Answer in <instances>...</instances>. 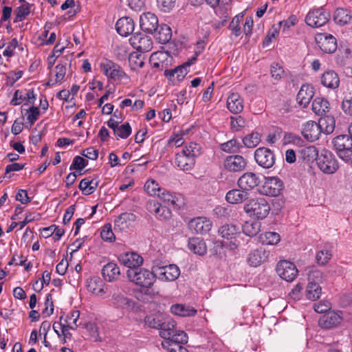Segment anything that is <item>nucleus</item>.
Here are the masks:
<instances>
[{
    "label": "nucleus",
    "instance_id": "dca6fc26",
    "mask_svg": "<svg viewBox=\"0 0 352 352\" xmlns=\"http://www.w3.org/2000/svg\"><path fill=\"white\" fill-rule=\"evenodd\" d=\"M119 261L129 270L139 267L143 263V258L135 252L121 254L118 257Z\"/></svg>",
    "mask_w": 352,
    "mask_h": 352
},
{
    "label": "nucleus",
    "instance_id": "49530a36",
    "mask_svg": "<svg viewBox=\"0 0 352 352\" xmlns=\"http://www.w3.org/2000/svg\"><path fill=\"white\" fill-rule=\"evenodd\" d=\"M80 312L78 310L72 311L64 319L63 324H67L72 330H76L80 324L78 323Z\"/></svg>",
    "mask_w": 352,
    "mask_h": 352
},
{
    "label": "nucleus",
    "instance_id": "5701e85b",
    "mask_svg": "<svg viewBox=\"0 0 352 352\" xmlns=\"http://www.w3.org/2000/svg\"><path fill=\"white\" fill-rule=\"evenodd\" d=\"M204 1L214 9L216 14L228 17V12L231 9L232 0H204Z\"/></svg>",
    "mask_w": 352,
    "mask_h": 352
},
{
    "label": "nucleus",
    "instance_id": "9b49d317",
    "mask_svg": "<svg viewBox=\"0 0 352 352\" xmlns=\"http://www.w3.org/2000/svg\"><path fill=\"white\" fill-rule=\"evenodd\" d=\"M342 320L341 312L330 311L320 318L318 324L322 329H330L339 326Z\"/></svg>",
    "mask_w": 352,
    "mask_h": 352
},
{
    "label": "nucleus",
    "instance_id": "864d4df0",
    "mask_svg": "<svg viewBox=\"0 0 352 352\" xmlns=\"http://www.w3.org/2000/svg\"><path fill=\"white\" fill-rule=\"evenodd\" d=\"M260 140L261 135L257 132H254L246 135L243 139V142L246 147L253 148L259 143Z\"/></svg>",
    "mask_w": 352,
    "mask_h": 352
},
{
    "label": "nucleus",
    "instance_id": "f8f14e48",
    "mask_svg": "<svg viewBox=\"0 0 352 352\" xmlns=\"http://www.w3.org/2000/svg\"><path fill=\"white\" fill-rule=\"evenodd\" d=\"M173 57L168 52L159 51L154 52L150 57V63L153 67L159 69H167L168 65H171Z\"/></svg>",
    "mask_w": 352,
    "mask_h": 352
},
{
    "label": "nucleus",
    "instance_id": "a211bd4d",
    "mask_svg": "<svg viewBox=\"0 0 352 352\" xmlns=\"http://www.w3.org/2000/svg\"><path fill=\"white\" fill-rule=\"evenodd\" d=\"M322 133L318 122L309 120L305 122L302 128V135L310 142L317 140Z\"/></svg>",
    "mask_w": 352,
    "mask_h": 352
},
{
    "label": "nucleus",
    "instance_id": "0eeeda50",
    "mask_svg": "<svg viewBox=\"0 0 352 352\" xmlns=\"http://www.w3.org/2000/svg\"><path fill=\"white\" fill-rule=\"evenodd\" d=\"M276 272L281 278L287 282H291L296 278L298 271L293 263L281 261L277 264Z\"/></svg>",
    "mask_w": 352,
    "mask_h": 352
},
{
    "label": "nucleus",
    "instance_id": "ddd939ff",
    "mask_svg": "<svg viewBox=\"0 0 352 352\" xmlns=\"http://www.w3.org/2000/svg\"><path fill=\"white\" fill-rule=\"evenodd\" d=\"M212 226V224L210 220L204 217L194 218L188 223V227L190 230L200 234L208 233L211 230Z\"/></svg>",
    "mask_w": 352,
    "mask_h": 352
},
{
    "label": "nucleus",
    "instance_id": "f03ea898",
    "mask_svg": "<svg viewBox=\"0 0 352 352\" xmlns=\"http://www.w3.org/2000/svg\"><path fill=\"white\" fill-rule=\"evenodd\" d=\"M126 275L131 282L144 288H150L155 280L153 272L140 267L128 270Z\"/></svg>",
    "mask_w": 352,
    "mask_h": 352
},
{
    "label": "nucleus",
    "instance_id": "3c124183",
    "mask_svg": "<svg viewBox=\"0 0 352 352\" xmlns=\"http://www.w3.org/2000/svg\"><path fill=\"white\" fill-rule=\"evenodd\" d=\"M88 162L80 155H76L72 164L69 166V170H75L78 175H81L82 170L87 166Z\"/></svg>",
    "mask_w": 352,
    "mask_h": 352
},
{
    "label": "nucleus",
    "instance_id": "7ed1b4c3",
    "mask_svg": "<svg viewBox=\"0 0 352 352\" xmlns=\"http://www.w3.org/2000/svg\"><path fill=\"white\" fill-rule=\"evenodd\" d=\"M330 12L323 7L311 9L305 16V23L312 28H320L325 25L330 19Z\"/></svg>",
    "mask_w": 352,
    "mask_h": 352
},
{
    "label": "nucleus",
    "instance_id": "c85d7f7f",
    "mask_svg": "<svg viewBox=\"0 0 352 352\" xmlns=\"http://www.w3.org/2000/svg\"><path fill=\"white\" fill-rule=\"evenodd\" d=\"M333 145L338 152L351 151L352 139L347 135H338L333 139Z\"/></svg>",
    "mask_w": 352,
    "mask_h": 352
},
{
    "label": "nucleus",
    "instance_id": "a18cd8bd",
    "mask_svg": "<svg viewBox=\"0 0 352 352\" xmlns=\"http://www.w3.org/2000/svg\"><path fill=\"white\" fill-rule=\"evenodd\" d=\"M171 36V29L167 25H160L159 31L155 34L156 39L158 40L160 43H168L170 40Z\"/></svg>",
    "mask_w": 352,
    "mask_h": 352
},
{
    "label": "nucleus",
    "instance_id": "bb28decb",
    "mask_svg": "<svg viewBox=\"0 0 352 352\" xmlns=\"http://www.w3.org/2000/svg\"><path fill=\"white\" fill-rule=\"evenodd\" d=\"M314 95L313 87L309 85H302L297 94V100L300 105L306 107Z\"/></svg>",
    "mask_w": 352,
    "mask_h": 352
},
{
    "label": "nucleus",
    "instance_id": "b1692460",
    "mask_svg": "<svg viewBox=\"0 0 352 352\" xmlns=\"http://www.w3.org/2000/svg\"><path fill=\"white\" fill-rule=\"evenodd\" d=\"M136 217L131 212H123L120 214L114 221V228L120 231L125 230L135 221Z\"/></svg>",
    "mask_w": 352,
    "mask_h": 352
},
{
    "label": "nucleus",
    "instance_id": "bf43d9fd",
    "mask_svg": "<svg viewBox=\"0 0 352 352\" xmlns=\"http://www.w3.org/2000/svg\"><path fill=\"white\" fill-rule=\"evenodd\" d=\"M100 236L101 238L105 241L113 242L115 241L116 237L114 233L112 231L111 224H105L102 227Z\"/></svg>",
    "mask_w": 352,
    "mask_h": 352
},
{
    "label": "nucleus",
    "instance_id": "79ce46f5",
    "mask_svg": "<svg viewBox=\"0 0 352 352\" xmlns=\"http://www.w3.org/2000/svg\"><path fill=\"white\" fill-rule=\"evenodd\" d=\"M321 290L317 283L309 282L306 289V297L311 300H316L320 296Z\"/></svg>",
    "mask_w": 352,
    "mask_h": 352
},
{
    "label": "nucleus",
    "instance_id": "c9c22d12",
    "mask_svg": "<svg viewBox=\"0 0 352 352\" xmlns=\"http://www.w3.org/2000/svg\"><path fill=\"white\" fill-rule=\"evenodd\" d=\"M318 124L322 133L330 134L334 131L336 122L333 116H326L319 119Z\"/></svg>",
    "mask_w": 352,
    "mask_h": 352
},
{
    "label": "nucleus",
    "instance_id": "9d476101",
    "mask_svg": "<svg viewBox=\"0 0 352 352\" xmlns=\"http://www.w3.org/2000/svg\"><path fill=\"white\" fill-rule=\"evenodd\" d=\"M129 43L134 49L142 52H149L153 47L151 38L142 33L133 34L129 38Z\"/></svg>",
    "mask_w": 352,
    "mask_h": 352
},
{
    "label": "nucleus",
    "instance_id": "09e8293b",
    "mask_svg": "<svg viewBox=\"0 0 352 352\" xmlns=\"http://www.w3.org/2000/svg\"><path fill=\"white\" fill-rule=\"evenodd\" d=\"M260 239L262 243L266 245H276L280 240V235L275 232H267L263 234H261Z\"/></svg>",
    "mask_w": 352,
    "mask_h": 352
},
{
    "label": "nucleus",
    "instance_id": "603ef678",
    "mask_svg": "<svg viewBox=\"0 0 352 352\" xmlns=\"http://www.w3.org/2000/svg\"><path fill=\"white\" fill-rule=\"evenodd\" d=\"M113 132L118 138L126 139L131 133V127L128 122H126L122 125H118L116 129H114Z\"/></svg>",
    "mask_w": 352,
    "mask_h": 352
},
{
    "label": "nucleus",
    "instance_id": "39448f33",
    "mask_svg": "<svg viewBox=\"0 0 352 352\" xmlns=\"http://www.w3.org/2000/svg\"><path fill=\"white\" fill-rule=\"evenodd\" d=\"M102 73L113 80H122L129 79V76L123 71L122 68L118 64L110 60H105L100 65Z\"/></svg>",
    "mask_w": 352,
    "mask_h": 352
},
{
    "label": "nucleus",
    "instance_id": "c03bdc74",
    "mask_svg": "<svg viewBox=\"0 0 352 352\" xmlns=\"http://www.w3.org/2000/svg\"><path fill=\"white\" fill-rule=\"evenodd\" d=\"M261 228V223L258 221H246L242 227L243 233L249 236L256 235Z\"/></svg>",
    "mask_w": 352,
    "mask_h": 352
},
{
    "label": "nucleus",
    "instance_id": "ea45409f",
    "mask_svg": "<svg viewBox=\"0 0 352 352\" xmlns=\"http://www.w3.org/2000/svg\"><path fill=\"white\" fill-rule=\"evenodd\" d=\"M157 197L168 206L179 207V199L165 189L162 188V190L157 194Z\"/></svg>",
    "mask_w": 352,
    "mask_h": 352
},
{
    "label": "nucleus",
    "instance_id": "4d7b16f0",
    "mask_svg": "<svg viewBox=\"0 0 352 352\" xmlns=\"http://www.w3.org/2000/svg\"><path fill=\"white\" fill-rule=\"evenodd\" d=\"M144 190L150 195L157 196L162 188L159 186V184L155 180H148L144 184Z\"/></svg>",
    "mask_w": 352,
    "mask_h": 352
},
{
    "label": "nucleus",
    "instance_id": "8fccbe9b",
    "mask_svg": "<svg viewBox=\"0 0 352 352\" xmlns=\"http://www.w3.org/2000/svg\"><path fill=\"white\" fill-rule=\"evenodd\" d=\"M256 163L263 168H270L275 163L274 155H254Z\"/></svg>",
    "mask_w": 352,
    "mask_h": 352
},
{
    "label": "nucleus",
    "instance_id": "13d9d810",
    "mask_svg": "<svg viewBox=\"0 0 352 352\" xmlns=\"http://www.w3.org/2000/svg\"><path fill=\"white\" fill-rule=\"evenodd\" d=\"M112 300L113 305L117 308H124L130 305L129 299L122 294H114Z\"/></svg>",
    "mask_w": 352,
    "mask_h": 352
},
{
    "label": "nucleus",
    "instance_id": "72a5a7b5",
    "mask_svg": "<svg viewBox=\"0 0 352 352\" xmlns=\"http://www.w3.org/2000/svg\"><path fill=\"white\" fill-rule=\"evenodd\" d=\"M195 155H176L175 163L181 170H190L195 163Z\"/></svg>",
    "mask_w": 352,
    "mask_h": 352
},
{
    "label": "nucleus",
    "instance_id": "412c9836",
    "mask_svg": "<svg viewBox=\"0 0 352 352\" xmlns=\"http://www.w3.org/2000/svg\"><path fill=\"white\" fill-rule=\"evenodd\" d=\"M175 322L170 319H165L160 327V335L164 338V340L173 339L179 333V331L175 329Z\"/></svg>",
    "mask_w": 352,
    "mask_h": 352
},
{
    "label": "nucleus",
    "instance_id": "4468645a",
    "mask_svg": "<svg viewBox=\"0 0 352 352\" xmlns=\"http://www.w3.org/2000/svg\"><path fill=\"white\" fill-rule=\"evenodd\" d=\"M140 25L145 32L153 34L159 26L158 19L153 13L149 12L144 13L140 17Z\"/></svg>",
    "mask_w": 352,
    "mask_h": 352
},
{
    "label": "nucleus",
    "instance_id": "69168bd1",
    "mask_svg": "<svg viewBox=\"0 0 352 352\" xmlns=\"http://www.w3.org/2000/svg\"><path fill=\"white\" fill-rule=\"evenodd\" d=\"M270 72L272 77L276 80H280L284 74V70L282 67L276 63L271 65Z\"/></svg>",
    "mask_w": 352,
    "mask_h": 352
},
{
    "label": "nucleus",
    "instance_id": "4c0bfd02",
    "mask_svg": "<svg viewBox=\"0 0 352 352\" xmlns=\"http://www.w3.org/2000/svg\"><path fill=\"white\" fill-rule=\"evenodd\" d=\"M320 49L326 53H333L337 49L336 39L332 35L324 36L320 38Z\"/></svg>",
    "mask_w": 352,
    "mask_h": 352
},
{
    "label": "nucleus",
    "instance_id": "052dcab7",
    "mask_svg": "<svg viewBox=\"0 0 352 352\" xmlns=\"http://www.w3.org/2000/svg\"><path fill=\"white\" fill-rule=\"evenodd\" d=\"M331 252L329 250H322L317 252L316 259L319 265H324L331 258Z\"/></svg>",
    "mask_w": 352,
    "mask_h": 352
},
{
    "label": "nucleus",
    "instance_id": "338daca9",
    "mask_svg": "<svg viewBox=\"0 0 352 352\" xmlns=\"http://www.w3.org/2000/svg\"><path fill=\"white\" fill-rule=\"evenodd\" d=\"M40 111L38 107H31L27 109V120L31 124H33L34 122L38 118Z\"/></svg>",
    "mask_w": 352,
    "mask_h": 352
},
{
    "label": "nucleus",
    "instance_id": "6e6d98bb",
    "mask_svg": "<svg viewBox=\"0 0 352 352\" xmlns=\"http://www.w3.org/2000/svg\"><path fill=\"white\" fill-rule=\"evenodd\" d=\"M85 328L89 333L90 339L94 342L100 341V338L99 335L98 327L95 323L88 322L85 324Z\"/></svg>",
    "mask_w": 352,
    "mask_h": 352
},
{
    "label": "nucleus",
    "instance_id": "cd10ccee",
    "mask_svg": "<svg viewBox=\"0 0 352 352\" xmlns=\"http://www.w3.org/2000/svg\"><path fill=\"white\" fill-rule=\"evenodd\" d=\"M102 274L106 280L109 282L114 281L118 278L120 274V267L115 263H108L103 267Z\"/></svg>",
    "mask_w": 352,
    "mask_h": 352
},
{
    "label": "nucleus",
    "instance_id": "774afa93",
    "mask_svg": "<svg viewBox=\"0 0 352 352\" xmlns=\"http://www.w3.org/2000/svg\"><path fill=\"white\" fill-rule=\"evenodd\" d=\"M155 217L160 221H164L168 219L171 217V211L170 209L167 208L166 206H162L157 210L155 214Z\"/></svg>",
    "mask_w": 352,
    "mask_h": 352
},
{
    "label": "nucleus",
    "instance_id": "2f4dec72",
    "mask_svg": "<svg viewBox=\"0 0 352 352\" xmlns=\"http://www.w3.org/2000/svg\"><path fill=\"white\" fill-rule=\"evenodd\" d=\"M248 198V193L243 190L234 189L228 191L226 195L228 202L236 204L242 203Z\"/></svg>",
    "mask_w": 352,
    "mask_h": 352
},
{
    "label": "nucleus",
    "instance_id": "de8ad7c7",
    "mask_svg": "<svg viewBox=\"0 0 352 352\" xmlns=\"http://www.w3.org/2000/svg\"><path fill=\"white\" fill-rule=\"evenodd\" d=\"M55 78H51L47 83V85H54L56 83L61 82L66 74V65L58 64L55 67Z\"/></svg>",
    "mask_w": 352,
    "mask_h": 352
},
{
    "label": "nucleus",
    "instance_id": "2eb2a0df",
    "mask_svg": "<svg viewBox=\"0 0 352 352\" xmlns=\"http://www.w3.org/2000/svg\"><path fill=\"white\" fill-rule=\"evenodd\" d=\"M158 274V278L163 281H173L176 280L179 274V268L174 264L155 268Z\"/></svg>",
    "mask_w": 352,
    "mask_h": 352
},
{
    "label": "nucleus",
    "instance_id": "393cba45",
    "mask_svg": "<svg viewBox=\"0 0 352 352\" xmlns=\"http://www.w3.org/2000/svg\"><path fill=\"white\" fill-rule=\"evenodd\" d=\"M134 25V22L132 19L129 17H122L117 21L116 28L120 35L127 36L133 32Z\"/></svg>",
    "mask_w": 352,
    "mask_h": 352
},
{
    "label": "nucleus",
    "instance_id": "20e7f679",
    "mask_svg": "<svg viewBox=\"0 0 352 352\" xmlns=\"http://www.w3.org/2000/svg\"><path fill=\"white\" fill-rule=\"evenodd\" d=\"M219 235L227 240L226 245L231 250H235L239 245L241 236V229L234 224H226L219 228Z\"/></svg>",
    "mask_w": 352,
    "mask_h": 352
},
{
    "label": "nucleus",
    "instance_id": "e433bc0d",
    "mask_svg": "<svg viewBox=\"0 0 352 352\" xmlns=\"http://www.w3.org/2000/svg\"><path fill=\"white\" fill-rule=\"evenodd\" d=\"M171 312L177 316L182 317H188L195 316L197 310L189 306H186L182 304L173 305L170 307Z\"/></svg>",
    "mask_w": 352,
    "mask_h": 352
},
{
    "label": "nucleus",
    "instance_id": "423d86ee",
    "mask_svg": "<svg viewBox=\"0 0 352 352\" xmlns=\"http://www.w3.org/2000/svg\"><path fill=\"white\" fill-rule=\"evenodd\" d=\"M188 342L187 334L184 331H179L176 337L171 340H163L162 346L168 352H188L182 345Z\"/></svg>",
    "mask_w": 352,
    "mask_h": 352
},
{
    "label": "nucleus",
    "instance_id": "473e14b6",
    "mask_svg": "<svg viewBox=\"0 0 352 352\" xmlns=\"http://www.w3.org/2000/svg\"><path fill=\"white\" fill-rule=\"evenodd\" d=\"M188 246L190 251L200 256L204 255L207 252V248L204 241L198 237L190 239Z\"/></svg>",
    "mask_w": 352,
    "mask_h": 352
},
{
    "label": "nucleus",
    "instance_id": "4be33fe9",
    "mask_svg": "<svg viewBox=\"0 0 352 352\" xmlns=\"http://www.w3.org/2000/svg\"><path fill=\"white\" fill-rule=\"evenodd\" d=\"M270 251L260 248L252 251L248 258V262L252 267H257L267 261Z\"/></svg>",
    "mask_w": 352,
    "mask_h": 352
},
{
    "label": "nucleus",
    "instance_id": "1a4fd4ad",
    "mask_svg": "<svg viewBox=\"0 0 352 352\" xmlns=\"http://www.w3.org/2000/svg\"><path fill=\"white\" fill-rule=\"evenodd\" d=\"M283 189V182L277 177H267L263 185V193L270 197H276Z\"/></svg>",
    "mask_w": 352,
    "mask_h": 352
},
{
    "label": "nucleus",
    "instance_id": "6e6552de",
    "mask_svg": "<svg viewBox=\"0 0 352 352\" xmlns=\"http://www.w3.org/2000/svg\"><path fill=\"white\" fill-rule=\"evenodd\" d=\"M315 160L318 167L326 174L335 173L339 166L338 160L334 155H316Z\"/></svg>",
    "mask_w": 352,
    "mask_h": 352
},
{
    "label": "nucleus",
    "instance_id": "58836bf2",
    "mask_svg": "<svg viewBox=\"0 0 352 352\" xmlns=\"http://www.w3.org/2000/svg\"><path fill=\"white\" fill-rule=\"evenodd\" d=\"M312 110L318 116H323L329 110V102L322 98H316L312 102Z\"/></svg>",
    "mask_w": 352,
    "mask_h": 352
},
{
    "label": "nucleus",
    "instance_id": "aec40b11",
    "mask_svg": "<svg viewBox=\"0 0 352 352\" xmlns=\"http://www.w3.org/2000/svg\"><path fill=\"white\" fill-rule=\"evenodd\" d=\"M246 164V160L242 155H228L224 161L226 169L231 172L241 171Z\"/></svg>",
    "mask_w": 352,
    "mask_h": 352
},
{
    "label": "nucleus",
    "instance_id": "c756f323",
    "mask_svg": "<svg viewBox=\"0 0 352 352\" xmlns=\"http://www.w3.org/2000/svg\"><path fill=\"white\" fill-rule=\"evenodd\" d=\"M192 63V61H188L182 65L176 67L173 69H166L164 72V75L170 78L175 76L176 79L178 81H180L183 80L185 76L188 74V68Z\"/></svg>",
    "mask_w": 352,
    "mask_h": 352
},
{
    "label": "nucleus",
    "instance_id": "e2e57ef3",
    "mask_svg": "<svg viewBox=\"0 0 352 352\" xmlns=\"http://www.w3.org/2000/svg\"><path fill=\"white\" fill-rule=\"evenodd\" d=\"M223 151L226 153H236L239 151V144L236 140H231L221 145Z\"/></svg>",
    "mask_w": 352,
    "mask_h": 352
},
{
    "label": "nucleus",
    "instance_id": "a19ab883",
    "mask_svg": "<svg viewBox=\"0 0 352 352\" xmlns=\"http://www.w3.org/2000/svg\"><path fill=\"white\" fill-rule=\"evenodd\" d=\"M352 19L349 11L344 8H338L334 12L333 20L340 25L348 24Z\"/></svg>",
    "mask_w": 352,
    "mask_h": 352
},
{
    "label": "nucleus",
    "instance_id": "f3484780",
    "mask_svg": "<svg viewBox=\"0 0 352 352\" xmlns=\"http://www.w3.org/2000/svg\"><path fill=\"white\" fill-rule=\"evenodd\" d=\"M87 288L89 292L98 297H103L107 292L105 283L98 276H93L88 279Z\"/></svg>",
    "mask_w": 352,
    "mask_h": 352
},
{
    "label": "nucleus",
    "instance_id": "f704fd0d",
    "mask_svg": "<svg viewBox=\"0 0 352 352\" xmlns=\"http://www.w3.org/2000/svg\"><path fill=\"white\" fill-rule=\"evenodd\" d=\"M99 181L97 179L85 178L79 184V189L82 194L89 195L92 194L98 186Z\"/></svg>",
    "mask_w": 352,
    "mask_h": 352
},
{
    "label": "nucleus",
    "instance_id": "0e129e2a",
    "mask_svg": "<svg viewBox=\"0 0 352 352\" xmlns=\"http://www.w3.org/2000/svg\"><path fill=\"white\" fill-rule=\"evenodd\" d=\"M45 309L43 310L42 314L45 317L51 316L54 312V303L51 294H47L45 301Z\"/></svg>",
    "mask_w": 352,
    "mask_h": 352
},
{
    "label": "nucleus",
    "instance_id": "a878e982",
    "mask_svg": "<svg viewBox=\"0 0 352 352\" xmlns=\"http://www.w3.org/2000/svg\"><path fill=\"white\" fill-rule=\"evenodd\" d=\"M227 108L234 114L241 113L243 109V100L237 93L231 94L227 99Z\"/></svg>",
    "mask_w": 352,
    "mask_h": 352
},
{
    "label": "nucleus",
    "instance_id": "5fc2aeb1",
    "mask_svg": "<svg viewBox=\"0 0 352 352\" xmlns=\"http://www.w3.org/2000/svg\"><path fill=\"white\" fill-rule=\"evenodd\" d=\"M51 280L50 273L47 271H45L43 274L41 280H36L33 284L34 290L39 292L43 288L44 284L48 285Z\"/></svg>",
    "mask_w": 352,
    "mask_h": 352
},
{
    "label": "nucleus",
    "instance_id": "7c9ffc66",
    "mask_svg": "<svg viewBox=\"0 0 352 352\" xmlns=\"http://www.w3.org/2000/svg\"><path fill=\"white\" fill-rule=\"evenodd\" d=\"M321 83L326 87L336 89L339 86L340 78L335 72L328 70L321 76Z\"/></svg>",
    "mask_w": 352,
    "mask_h": 352
},
{
    "label": "nucleus",
    "instance_id": "f257e3e1",
    "mask_svg": "<svg viewBox=\"0 0 352 352\" xmlns=\"http://www.w3.org/2000/svg\"><path fill=\"white\" fill-rule=\"evenodd\" d=\"M243 209L250 217L262 220L267 217L271 208L265 197H259L250 199Z\"/></svg>",
    "mask_w": 352,
    "mask_h": 352
},
{
    "label": "nucleus",
    "instance_id": "680f3d73",
    "mask_svg": "<svg viewBox=\"0 0 352 352\" xmlns=\"http://www.w3.org/2000/svg\"><path fill=\"white\" fill-rule=\"evenodd\" d=\"M230 126L233 131H239L246 125L245 120L241 116L231 117Z\"/></svg>",
    "mask_w": 352,
    "mask_h": 352
},
{
    "label": "nucleus",
    "instance_id": "6ab92c4d",
    "mask_svg": "<svg viewBox=\"0 0 352 352\" xmlns=\"http://www.w3.org/2000/svg\"><path fill=\"white\" fill-rule=\"evenodd\" d=\"M260 183L258 177L253 173H245L238 180L239 188L245 191L250 190L258 186Z\"/></svg>",
    "mask_w": 352,
    "mask_h": 352
},
{
    "label": "nucleus",
    "instance_id": "37998d69",
    "mask_svg": "<svg viewBox=\"0 0 352 352\" xmlns=\"http://www.w3.org/2000/svg\"><path fill=\"white\" fill-rule=\"evenodd\" d=\"M32 5L28 2L22 3L15 10V18L14 23L22 21L30 13Z\"/></svg>",
    "mask_w": 352,
    "mask_h": 352
}]
</instances>
